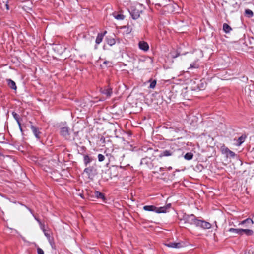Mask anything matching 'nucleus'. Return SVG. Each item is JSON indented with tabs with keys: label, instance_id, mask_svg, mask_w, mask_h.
Segmentation results:
<instances>
[{
	"label": "nucleus",
	"instance_id": "obj_1",
	"mask_svg": "<svg viewBox=\"0 0 254 254\" xmlns=\"http://www.w3.org/2000/svg\"><path fill=\"white\" fill-rule=\"evenodd\" d=\"M198 219L193 214L188 215L184 214L181 221H183L185 223H188L190 225H196Z\"/></svg>",
	"mask_w": 254,
	"mask_h": 254
},
{
	"label": "nucleus",
	"instance_id": "obj_2",
	"mask_svg": "<svg viewBox=\"0 0 254 254\" xmlns=\"http://www.w3.org/2000/svg\"><path fill=\"white\" fill-rule=\"evenodd\" d=\"M84 172L88 176L89 178H93L97 174V169L94 166H91L86 168Z\"/></svg>",
	"mask_w": 254,
	"mask_h": 254
},
{
	"label": "nucleus",
	"instance_id": "obj_3",
	"mask_svg": "<svg viewBox=\"0 0 254 254\" xmlns=\"http://www.w3.org/2000/svg\"><path fill=\"white\" fill-rule=\"evenodd\" d=\"M196 226L197 227H200L203 229H208L211 228L212 225L204 220L198 219L197 220Z\"/></svg>",
	"mask_w": 254,
	"mask_h": 254
},
{
	"label": "nucleus",
	"instance_id": "obj_4",
	"mask_svg": "<svg viewBox=\"0 0 254 254\" xmlns=\"http://www.w3.org/2000/svg\"><path fill=\"white\" fill-rule=\"evenodd\" d=\"M149 152L152 154V156H147L145 157L142 158L141 160V164H148L149 163V160H153L155 159V156L154 154L156 153L157 151L153 150L152 149H148Z\"/></svg>",
	"mask_w": 254,
	"mask_h": 254
},
{
	"label": "nucleus",
	"instance_id": "obj_5",
	"mask_svg": "<svg viewBox=\"0 0 254 254\" xmlns=\"http://www.w3.org/2000/svg\"><path fill=\"white\" fill-rule=\"evenodd\" d=\"M171 208V204L168 203L166 204V205L162 206V207H156V213H165L169 211V210Z\"/></svg>",
	"mask_w": 254,
	"mask_h": 254
},
{
	"label": "nucleus",
	"instance_id": "obj_6",
	"mask_svg": "<svg viewBox=\"0 0 254 254\" xmlns=\"http://www.w3.org/2000/svg\"><path fill=\"white\" fill-rule=\"evenodd\" d=\"M141 11L137 9L136 8H133L131 9L130 13L133 19H137L140 17V13Z\"/></svg>",
	"mask_w": 254,
	"mask_h": 254
},
{
	"label": "nucleus",
	"instance_id": "obj_7",
	"mask_svg": "<svg viewBox=\"0 0 254 254\" xmlns=\"http://www.w3.org/2000/svg\"><path fill=\"white\" fill-rule=\"evenodd\" d=\"M30 128L35 137L38 139H39L41 137L40 135L41 134V132L39 131V128L32 125H31Z\"/></svg>",
	"mask_w": 254,
	"mask_h": 254
},
{
	"label": "nucleus",
	"instance_id": "obj_8",
	"mask_svg": "<svg viewBox=\"0 0 254 254\" xmlns=\"http://www.w3.org/2000/svg\"><path fill=\"white\" fill-rule=\"evenodd\" d=\"M101 92L103 94L106 95L107 98H110L113 93L112 88L110 87L101 89Z\"/></svg>",
	"mask_w": 254,
	"mask_h": 254
},
{
	"label": "nucleus",
	"instance_id": "obj_9",
	"mask_svg": "<svg viewBox=\"0 0 254 254\" xmlns=\"http://www.w3.org/2000/svg\"><path fill=\"white\" fill-rule=\"evenodd\" d=\"M184 244L183 242H170L166 245L168 247L174 248H180L184 246Z\"/></svg>",
	"mask_w": 254,
	"mask_h": 254
},
{
	"label": "nucleus",
	"instance_id": "obj_10",
	"mask_svg": "<svg viewBox=\"0 0 254 254\" xmlns=\"http://www.w3.org/2000/svg\"><path fill=\"white\" fill-rule=\"evenodd\" d=\"M60 133L61 135L63 136L65 138H68L69 135L68 127H64L61 128Z\"/></svg>",
	"mask_w": 254,
	"mask_h": 254
},
{
	"label": "nucleus",
	"instance_id": "obj_11",
	"mask_svg": "<svg viewBox=\"0 0 254 254\" xmlns=\"http://www.w3.org/2000/svg\"><path fill=\"white\" fill-rule=\"evenodd\" d=\"M253 221L250 218H247L242 221L239 224L243 225L245 227H249L253 224Z\"/></svg>",
	"mask_w": 254,
	"mask_h": 254
},
{
	"label": "nucleus",
	"instance_id": "obj_12",
	"mask_svg": "<svg viewBox=\"0 0 254 254\" xmlns=\"http://www.w3.org/2000/svg\"><path fill=\"white\" fill-rule=\"evenodd\" d=\"M139 48L144 51H147L149 49V45L146 42L140 41L138 43Z\"/></svg>",
	"mask_w": 254,
	"mask_h": 254
},
{
	"label": "nucleus",
	"instance_id": "obj_13",
	"mask_svg": "<svg viewBox=\"0 0 254 254\" xmlns=\"http://www.w3.org/2000/svg\"><path fill=\"white\" fill-rule=\"evenodd\" d=\"M94 196L96 198L98 199H102L103 202H105L106 201V198L104 194L100 191H95L94 192Z\"/></svg>",
	"mask_w": 254,
	"mask_h": 254
},
{
	"label": "nucleus",
	"instance_id": "obj_14",
	"mask_svg": "<svg viewBox=\"0 0 254 254\" xmlns=\"http://www.w3.org/2000/svg\"><path fill=\"white\" fill-rule=\"evenodd\" d=\"M106 33H107V31H105L103 33H98L97 37L96 39V44H97V45L99 44L102 41L104 36L105 35V34Z\"/></svg>",
	"mask_w": 254,
	"mask_h": 254
},
{
	"label": "nucleus",
	"instance_id": "obj_15",
	"mask_svg": "<svg viewBox=\"0 0 254 254\" xmlns=\"http://www.w3.org/2000/svg\"><path fill=\"white\" fill-rule=\"evenodd\" d=\"M173 153H174V152L172 151V150H165L163 151L159 155V156L160 157H164V156H166V157L170 156L172 155L173 154Z\"/></svg>",
	"mask_w": 254,
	"mask_h": 254
},
{
	"label": "nucleus",
	"instance_id": "obj_16",
	"mask_svg": "<svg viewBox=\"0 0 254 254\" xmlns=\"http://www.w3.org/2000/svg\"><path fill=\"white\" fill-rule=\"evenodd\" d=\"M143 209L146 211H152L156 212V207L154 205H145L143 206Z\"/></svg>",
	"mask_w": 254,
	"mask_h": 254
},
{
	"label": "nucleus",
	"instance_id": "obj_17",
	"mask_svg": "<svg viewBox=\"0 0 254 254\" xmlns=\"http://www.w3.org/2000/svg\"><path fill=\"white\" fill-rule=\"evenodd\" d=\"M93 160V158L88 155H84V163L86 166L88 165Z\"/></svg>",
	"mask_w": 254,
	"mask_h": 254
},
{
	"label": "nucleus",
	"instance_id": "obj_18",
	"mask_svg": "<svg viewBox=\"0 0 254 254\" xmlns=\"http://www.w3.org/2000/svg\"><path fill=\"white\" fill-rule=\"evenodd\" d=\"M253 231L249 229H241V235L245 234L247 236L253 235Z\"/></svg>",
	"mask_w": 254,
	"mask_h": 254
},
{
	"label": "nucleus",
	"instance_id": "obj_19",
	"mask_svg": "<svg viewBox=\"0 0 254 254\" xmlns=\"http://www.w3.org/2000/svg\"><path fill=\"white\" fill-rule=\"evenodd\" d=\"M7 82L9 87H10L11 89L14 90L16 89L17 87L14 81L9 79L7 80Z\"/></svg>",
	"mask_w": 254,
	"mask_h": 254
},
{
	"label": "nucleus",
	"instance_id": "obj_20",
	"mask_svg": "<svg viewBox=\"0 0 254 254\" xmlns=\"http://www.w3.org/2000/svg\"><path fill=\"white\" fill-rule=\"evenodd\" d=\"M223 29L226 33H229L232 30L231 27L227 23L223 24Z\"/></svg>",
	"mask_w": 254,
	"mask_h": 254
},
{
	"label": "nucleus",
	"instance_id": "obj_21",
	"mask_svg": "<svg viewBox=\"0 0 254 254\" xmlns=\"http://www.w3.org/2000/svg\"><path fill=\"white\" fill-rule=\"evenodd\" d=\"M12 115L13 118H14V119L16 121L18 125H20L19 115L14 112H13L12 113Z\"/></svg>",
	"mask_w": 254,
	"mask_h": 254
},
{
	"label": "nucleus",
	"instance_id": "obj_22",
	"mask_svg": "<svg viewBox=\"0 0 254 254\" xmlns=\"http://www.w3.org/2000/svg\"><path fill=\"white\" fill-rule=\"evenodd\" d=\"M193 154L191 152H188L184 155V158L187 160H190L193 158Z\"/></svg>",
	"mask_w": 254,
	"mask_h": 254
},
{
	"label": "nucleus",
	"instance_id": "obj_23",
	"mask_svg": "<svg viewBox=\"0 0 254 254\" xmlns=\"http://www.w3.org/2000/svg\"><path fill=\"white\" fill-rule=\"evenodd\" d=\"M106 41L107 44L110 46H112L114 45L116 43L115 40L114 38L110 37H107L106 38Z\"/></svg>",
	"mask_w": 254,
	"mask_h": 254
},
{
	"label": "nucleus",
	"instance_id": "obj_24",
	"mask_svg": "<svg viewBox=\"0 0 254 254\" xmlns=\"http://www.w3.org/2000/svg\"><path fill=\"white\" fill-rule=\"evenodd\" d=\"M225 153H227V155H229L231 157H234L235 156V153L229 150L228 148H226L225 149Z\"/></svg>",
	"mask_w": 254,
	"mask_h": 254
},
{
	"label": "nucleus",
	"instance_id": "obj_25",
	"mask_svg": "<svg viewBox=\"0 0 254 254\" xmlns=\"http://www.w3.org/2000/svg\"><path fill=\"white\" fill-rule=\"evenodd\" d=\"M229 231L230 232H233L235 234L241 235V229L230 228Z\"/></svg>",
	"mask_w": 254,
	"mask_h": 254
},
{
	"label": "nucleus",
	"instance_id": "obj_26",
	"mask_svg": "<svg viewBox=\"0 0 254 254\" xmlns=\"http://www.w3.org/2000/svg\"><path fill=\"white\" fill-rule=\"evenodd\" d=\"M199 67V65L196 63H193L190 64V66L188 68V69H191L193 68H198Z\"/></svg>",
	"mask_w": 254,
	"mask_h": 254
},
{
	"label": "nucleus",
	"instance_id": "obj_27",
	"mask_svg": "<svg viewBox=\"0 0 254 254\" xmlns=\"http://www.w3.org/2000/svg\"><path fill=\"white\" fill-rule=\"evenodd\" d=\"M245 12V14L248 16L249 17H252L254 15L253 11L249 9H246Z\"/></svg>",
	"mask_w": 254,
	"mask_h": 254
},
{
	"label": "nucleus",
	"instance_id": "obj_28",
	"mask_svg": "<svg viewBox=\"0 0 254 254\" xmlns=\"http://www.w3.org/2000/svg\"><path fill=\"white\" fill-rule=\"evenodd\" d=\"M98 159L99 161L102 162L105 159V157L103 155L100 154L98 155Z\"/></svg>",
	"mask_w": 254,
	"mask_h": 254
},
{
	"label": "nucleus",
	"instance_id": "obj_29",
	"mask_svg": "<svg viewBox=\"0 0 254 254\" xmlns=\"http://www.w3.org/2000/svg\"><path fill=\"white\" fill-rule=\"evenodd\" d=\"M156 85V80H153L151 81V82L150 84L149 87L150 88H154Z\"/></svg>",
	"mask_w": 254,
	"mask_h": 254
},
{
	"label": "nucleus",
	"instance_id": "obj_30",
	"mask_svg": "<svg viewBox=\"0 0 254 254\" xmlns=\"http://www.w3.org/2000/svg\"><path fill=\"white\" fill-rule=\"evenodd\" d=\"M116 18L117 19H123L124 18V16L123 15H122V14H118L116 16Z\"/></svg>",
	"mask_w": 254,
	"mask_h": 254
},
{
	"label": "nucleus",
	"instance_id": "obj_31",
	"mask_svg": "<svg viewBox=\"0 0 254 254\" xmlns=\"http://www.w3.org/2000/svg\"><path fill=\"white\" fill-rule=\"evenodd\" d=\"M29 210L30 211V212L31 213V214L33 215V216H34L35 220L38 222L39 224L41 222L38 218H37L35 216H34V215L33 214L32 211L30 209H29Z\"/></svg>",
	"mask_w": 254,
	"mask_h": 254
},
{
	"label": "nucleus",
	"instance_id": "obj_32",
	"mask_svg": "<svg viewBox=\"0 0 254 254\" xmlns=\"http://www.w3.org/2000/svg\"><path fill=\"white\" fill-rule=\"evenodd\" d=\"M37 253H38V254H44V251L41 248H37Z\"/></svg>",
	"mask_w": 254,
	"mask_h": 254
},
{
	"label": "nucleus",
	"instance_id": "obj_33",
	"mask_svg": "<svg viewBox=\"0 0 254 254\" xmlns=\"http://www.w3.org/2000/svg\"><path fill=\"white\" fill-rule=\"evenodd\" d=\"M39 225H40V228L41 229L43 230V232H45V225L44 224H42L41 222L40 223H39Z\"/></svg>",
	"mask_w": 254,
	"mask_h": 254
},
{
	"label": "nucleus",
	"instance_id": "obj_34",
	"mask_svg": "<svg viewBox=\"0 0 254 254\" xmlns=\"http://www.w3.org/2000/svg\"><path fill=\"white\" fill-rule=\"evenodd\" d=\"M43 232L44 233V234H45V236H46L47 238L49 239V238H50V234H49V233H48V232H47L46 231V230H45V232Z\"/></svg>",
	"mask_w": 254,
	"mask_h": 254
},
{
	"label": "nucleus",
	"instance_id": "obj_35",
	"mask_svg": "<svg viewBox=\"0 0 254 254\" xmlns=\"http://www.w3.org/2000/svg\"><path fill=\"white\" fill-rule=\"evenodd\" d=\"M18 126H19V129H20V131H21V132H23V129H22V127H21V124H20V125H18Z\"/></svg>",
	"mask_w": 254,
	"mask_h": 254
},
{
	"label": "nucleus",
	"instance_id": "obj_36",
	"mask_svg": "<svg viewBox=\"0 0 254 254\" xmlns=\"http://www.w3.org/2000/svg\"><path fill=\"white\" fill-rule=\"evenodd\" d=\"M242 137H240L239 138V140L240 141V143H242V142H243V141H242Z\"/></svg>",
	"mask_w": 254,
	"mask_h": 254
},
{
	"label": "nucleus",
	"instance_id": "obj_37",
	"mask_svg": "<svg viewBox=\"0 0 254 254\" xmlns=\"http://www.w3.org/2000/svg\"><path fill=\"white\" fill-rule=\"evenodd\" d=\"M110 64V62H108V61H104V64Z\"/></svg>",
	"mask_w": 254,
	"mask_h": 254
},
{
	"label": "nucleus",
	"instance_id": "obj_38",
	"mask_svg": "<svg viewBox=\"0 0 254 254\" xmlns=\"http://www.w3.org/2000/svg\"><path fill=\"white\" fill-rule=\"evenodd\" d=\"M5 6H6V7L7 9H9V7H8V4H5Z\"/></svg>",
	"mask_w": 254,
	"mask_h": 254
},
{
	"label": "nucleus",
	"instance_id": "obj_39",
	"mask_svg": "<svg viewBox=\"0 0 254 254\" xmlns=\"http://www.w3.org/2000/svg\"><path fill=\"white\" fill-rule=\"evenodd\" d=\"M160 170L161 171V170H163V168H160Z\"/></svg>",
	"mask_w": 254,
	"mask_h": 254
},
{
	"label": "nucleus",
	"instance_id": "obj_40",
	"mask_svg": "<svg viewBox=\"0 0 254 254\" xmlns=\"http://www.w3.org/2000/svg\"><path fill=\"white\" fill-rule=\"evenodd\" d=\"M1 194H0V199H1Z\"/></svg>",
	"mask_w": 254,
	"mask_h": 254
}]
</instances>
